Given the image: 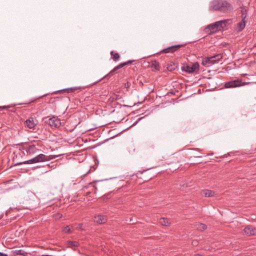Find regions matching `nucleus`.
I'll use <instances>...</instances> for the list:
<instances>
[{"label": "nucleus", "instance_id": "f257e3e1", "mask_svg": "<svg viewBox=\"0 0 256 256\" xmlns=\"http://www.w3.org/2000/svg\"><path fill=\"white\" fill-rule=\"evenodd\" d=\"M210 7L214 10L228 12L232 10V5L226 0H214L210 3Z\"/></svg>", "mask_w": 256, "mask_h": 256}, {"label": "nucleus", "instance_id": "c756f323", "mask_svg": "<svg viewBox=\"0 0 256 256\" xmlns=\"http://www.w3.org/2000/svg\"><path fill=\"white\" fill-rule=\"evenodd\" d=\"M72 89H73L72 88H70L65 89L64 90H68L69 92L70 91H72Z\"/></svg>", "mask_w": 256, "mask_h": 256}, {"label": "nucleus", "instance_id": "f03ea898", "mask_svg": "<svg viewBox=\"0 0 256 256\" xmlns=\"http://www.w3.org/2000/svg\"><path fill=\"white\" fill-rule=\"evenodd\" d=\"M57 157H58V156L56 155L46 156L44 154H40L30 160L17 163L15 165L16 166L22 164H32L34 163L44 162L50 160Z\"/></svg>", "mask_w": 256, "mask_h": 256}, {"label": "nucleus", "instance_id": "c85d7f7f", "mask_svg": "<svg viewBox=\"0 0 256 256\" xmlns=\"http://www.w3.org/2000/svg\"><path fill=\"white\" fill-rule=\"evenodd\" d=\"M90 169L86 173L83 174L82 176H86L90 172Z\"/></svg>", "mask_w": 256, "mask_h": 256}, {"label": "nucleus", "instance_id": "39448f33", "mask_svg": "<svg viewBox=\"0 0 256 256\" xmlns=\"http://www.w3.org/2000/svg\"><path fill=\"white\" fill-rule=\"evenodd\" d=\"M251 82H242L241 80L236 79L233 80H230L226 82L224 84V87L226 88H234L237 87H240L244 86L246 84H248Z\"/></svg>", "mask_w": 256, "mask_h": 256}, {"label": "nucleus", "instance_id": "393cba45", "mask_svg": "<svg viewBox=\"0 0 256 256\" xmlns=\"http://www.w3.org/2000/svg\"><path fill=\"white\" fill-rule=\"evenodd\" d=\"M192 244L194 246H196L198 244V242L196 240H194L192 242Z\"/></svg>", "mask_w": 256, "mask_h": 256}, {"label": "nucleus", "instance_id": "bb28decb", "mask_svg": "<svg viewBox=\"0 0 256 256\" xmlns=\"http://www.w3.org/2000/svg\"><path fill=\"white\" fill-rule=\"evenodd\" d=\"M10 108V106H0V108H2V109H6V108Z\"/></svg>", "mask_w": 256, "mask_h": 256}, {"label": "nucleus", "instance_id": "9b49d317", "mask_svg": "<svg viewBox=\"0 0 256 256\" xmlns=\"http://www.w3.org/2000/svg\"><path fill=\"white\" fill-rule=\"evenodd\" d=\"M133 60H128V62H123V63H121L120 64H118V66H116L115 68H114L110 72H109V74H112L114 72H116L117 71L123 68L124 66H128V64H131Z\"/></svg>", "mask_w": 256, "mask_h": 256}, {"label": "nucleus", "instance_id": "dca6fc26", "mask_svg": "<svg viewBox=\"0 0 256 256\" xmlns=\"http://www.w3.org/2000/svg\"><path fill=\"white\" fill-rule=\"evenodd\" d=\"M159 222L162 226H168L170 225V220L167 218H160L159 220Z\"/></svg>", "mask_w": 256, "mask_h": 256}, {"label": "nucleus", "instance_id": "a211bd4d", "mask_svg": "<svg viewBox=\"0 0 256 256\" xmlns=\"http://www.w3.org/2000/svg\"><path fill=\"white\" fill-rule=\"evenodd\" d=\"M12 252L16 254L22 255L23 256H27L28 253L22 250H16L12 251Z\"/></svg>", "mask_w": 256, "mask_h": 256}, {"label": "nucleus", "instance_id": "ddd939ff", "mask_svg": "<svg viewBox=\"0 0 256 256\" xmlns=\"http://www.w3.org/2000/svg\"><path fill=\"white\" fill-rule=\"evenodd\" d=\"M25 123L29 128H33L37 124L38 122L36 119L30 118L26 120Z\"/></svg>", "mask_w": 256, "mask_h": 256}, {"label": "nucleus", "instance_id": "aec40b11", "mask_svg": "<svg viewBox=\"0 0 256 256\" xmlns=\"http://www.w3.org/2000/svg\"><path fill=\"white\" fill-rule=\"evenodd\" d=\"M177 67L176 65L174 62H170L167 64V70L170 72L174 70Z\"/></svg>", "mask_w": 256, "mask_h": 256}, {"label": "nucleus", "instance_id": "0eeeda50", "mask_svg": "<svg viewBox=\"0 0 256 256\" xmlns=\"http://www.w3.org/2000/svg\"><path fill=\"white\" fill-rule=\"evenodd\" d=\"M47 122L50 126L54 128H59L62 124L60 120L54 116L50 118Z\"/></svg>", "mask_w": 256, "mask_h": 256}, {"label": "nucleus", "instance_id": "7ed1b4c3", "mask_svg": "<svg viewBox=\"0 0 256 256\" xmlns=\"http://www.w3.org/2000/svg\"><path fill=\"white\" fill-rule=\"evenodd\" d=\"M228 20H224L210 24L206 28V31L209 34H212L220 30L226 26Z\"/></svg>", "mask_w": 256, "mask_h": 256}, {"label": "nucleus", "instance_id": "6e6552de", "mask_svg": "<svg viewBox=\"0 0 256 256\" xmlns=\"http://www.w3.org/2000/svg\"><path fill=\"white\" fill-rule=\"evenodd\" d=\"M24 148L26 150L27 155H32L39 150L36 146L34 144H26Z\"/></svg>", "mask_w": 256, "mask_h": 256}, {"label": "nucleus", "instance_id": "412c9836", "mask_svg": "<svg viewBox=\"0 0 256 256\" xmlns=\"http://www.w3.org/2000/svg\"><path fill=\"white\" fill-rule=\"evenodd\" d=\"M110 55L112 56V60L116 62L119 60L120 59V54L118 53H116L114 51H112L110 52Z\"/></svg>", "mask_w": 256, "mask_h": 256}, {"label": "nucleus", "instance_id": "423d86ee", "mask_svg": "<svg viewBox=\"0 0 256 256\" xmlns=\"http://www.w3.org/2000/svg\"><path fill=\"white\" fill-rule=\"evenodd\" d=\"M200 65L198 62L194 63L192 66L186 65L182 67V70L188 73L191 74L198 71Z\"/></svg>", "mask_w": 256, "mask_h": 256}, {"label": "nucleus", "instance_id": "4468645a", "mask_svg": "<svg viewBox=\"0 0 256 256\" xmlns=\"http://www.w3.org/2000/svg\"><path fill=\"white\" fill-rule=\"evenodd\" d=\"M242 20L240 22L238 23V27H239L240 31H242V30H243L245 26H246V16H244V14H242Z\"/></svg>", "mask_w": 256, "mask_h": 256}, {"label": "nucleus", "instance_id": "4be33fe9", "mask_svg": "<svg viewBox=\"0 0 256 256\" xmlns=\"http://www.w3.org/2000/svg\"><path fill=\"white\" fill-rule=\"evenodd\" d=\"M68 247L72 248L74 247H78L79 246V243L76 241H68Z\"/></svg>", "mask_w": 256, "mask_h": 256}, {"label": "nucleus", "instance_id": "7c9ffc66", "mask_svg": "<svg viewBox=\"0 0 256 256\" xmlns=\"http://www.w3.org/2000/svg\"><path fill=\"white\" fill-rule=\"evenodd\" d=\"M194 256H202L200 254H197L194 255Z\"/></svg>", "mask_w": 256, "mask_h": 256}, {"label": "nucleus", "instance_id": "f8f14e48", "mask_svg": "<svg viewBox=\"0 0 256 256\" xmlns=\"http://www.w3.org/2000/svg\"><path fill=\"white\" fill-rule=\"evenodd\" d=\"M107 220L106 216L102 214H98L95 216L94 221L98 224H102L105 223Z\"/></svg>", "mask_w": 256, "mask_h": 256}, {"label": "nucleus", "instance_id": "20e7f679", "mask_svg": "<svg viewBox=\"0 0 256 256\" xmlns=\"http://www.w3.org/2000/svg\"><path fill=\"white\" fill-rule=\"evenodd\" d=\"M222 58V55L220 54L212 56L205 58L202 60V64L205 66L208 67L214 64L218 63Z\"/></svg>", "mask_w": 256, "mask_h": 256}, {"label": "nucleus", "instance_id": "1a4fd4ad", "mask_svg": "<svg viewBox=\"0 0 256 256\" xmlns=\"http://www.w3.org/2000/svg\"><path fill=\"white\" fill-rule=\"evenodd\" d=\"M244 230L248 236H252L256 234V228L252 225L246 226Z\"/></svg>", "mask_w": 256, "mask_h": 256}, {"label": "nucleus", "instance_id": "b1692460", "mask_svg": "<svg viewBox=\"0 0 256 256\" xmlns=\"http://www.w3.org/2000/svg\"><path fill=\"white\" fill-rule=\"evenodd\" d=\"M48 166L51 168H56V165L54 164L52 162L50 164H48Z\"/></svg>", "mask_w": 256, "mask_h": 256}, {"label": "nucleus", "instance_id": "6ab92c4d", "mask_svg": "<svg viewBox=\"0 0 256 256\" xmlns=\"http://www.w3.org/2000/svg\"><path fill=\"white\" fill-rule=\"evenodd\" d=\"M196 228L200 231H202L206 229V226L204 224L198 223L196 224Z\"/></svg>", "mask_w": 256, "mask_h": 256}, {"label": "nucleus", "instance_id": "a878e982", "mask_svg": "<svg viewBox=\"0 0 256 256\" xmlns=\"http://www.w3.org/2000/svg\"><path fill=\"white\" fill-rule=\"evenodd\" d=\"M78 228H80V230H84V228H83V224H78Z\"/></svg>", "mask_w": 256, "mask_h": 256}, {"label": "nucleus", "instance_id": "2eb2a0df", "mask_svg": "<svg viewBox=\"0 0 256 256\" xmlns=\"http://www.w3.org/2000/svg\"><path fill=\"white\" fill-rule=\"evenodd\" d=\"M215 192L211 190H204L202 192V195L205 197H212L214 195Z\"/></svg>", "mask_w": 256, "mask_h": 256}, {"label": "nucleus", "instance_id": "cd10ccee", "mask_svg": "<svg viewBox=\"0 0 256 256\" xmlns=\"http://www.w3.org/2000/svg\"><path fill=\"white\" fill-rule=\"evenodd\" d=\"M0 256H8L6 254L0 252Z\"/></svg>", "mask_w": 256, "mask_h": 256}, {"label": "nucleus", "instance_id": "f3484780", "mask_svg": "<svg viewBox=\"0 0 256 256\" xmlns=\"http://www.w3.org/2000/svg\"><path fill=\"white\" fill-rule=\"evenodd\" d=\"M151 68H152V70H158L160 68L159 62L156 61L153 62L151 64Z\"/></svg>", "mask_w": 256, "mask_h": 256}, {"label": "nucleus", "instance_id": "5701e85b", "mask_svg": "<svg viewBox=\"0 0 256 256\" xmlns=\"http://www.w3.org/2000/svg\"><path fill=\"white\" fill-rule=\"evenodd\" d=\"M72 226H66V227H64L63 229V232H66V233H68V232H71V228H72Z\"/></svg>", "mask_w": 256, "mask_h": 256}, {"label": "nucleus", "instance_id": "9d476101", "mask_svg": "<svg viewBox=\"0 0 256 256\" xmlns=\"http://www.w3.org/2000/svg\"><path fill=\"white\" fill-rule=\"evenodd\" d=\"M182 44H177L175 46H170L162 50L161 52L164 53H169V52H174L177 51L182 46Z\"/></svg>", "mask_w": 256, "mask_h": 256}, {"label": "nucleus", "instance_id": "2f4dec72", "mask_svg": "<svg viewBox=\"0 0 256 256\" xmlns=\"http://www.w3.org/2000/svg\"><path fill=\"white\" fill-rule=\"evenodd\" d=\"M198 158H202V156H198Z\"/></svg>", "mask_w": 256, "mask_h": 256}]
</instances>
